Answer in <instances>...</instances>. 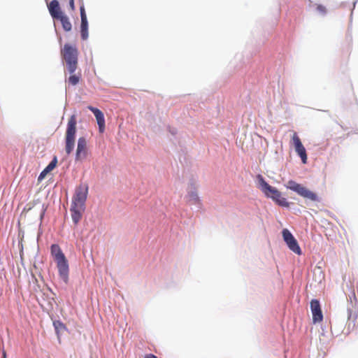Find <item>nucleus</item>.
Wrapping results in <instances>:
<instances>
[{"label":"nucleus","mask_w":358,"mask_h":358,"mask_svg":"<svg viewBox=\"0 0 358 358\" xmlns=\"http://www.w3.org/2000/svg\"><path fill=\"white\" fill-rule=\"evenodd\" d=\"M88 155L87 141L85 137H80L78 140L76 152V160L83 161Z\"/></svg>","instance_id":"obj_9"},{"label":"nucleus","mask_w":358,"mask_h":358,"mask_svg":"<svg viewBox=\"0 0 358 358\" xmlns=\"http://www.w3.org/2000/svg\"><path fill=\"white\" fill-rule=\"evenodd\" d=\"M71 75L69 76V78H68L67 80V83L69 85H76L79 82H80V73H78V75L77 74H74L73 73H71Z\"/></svg>","instance_id":"obj_16"},{"label":"nucleus","mask_w":358,"mask_h":358,"mask_svg":"<svg viewBox=\"0 0 358 358\" xmlns=\"http://www.w3.org/2000/svg\"><path fill=\"white\" fill-rule=\"evenodd\" d=\"M61 54L66 62L69 73H75L78 68V49L75 46L66 43L61 50Z\"/></svg>","instance_id":"obj_3"},{"label":"nucleus","mask_w":358,"mask_h":358,"mask_svg":"<svg viewBox=\"0 0 358 358\" xmlns=\"http://www.w3.org/2000/svg\"><path fill=\"white\" fill-rule=\"evenodd\" d=\"M71 10L73 11L75 10L74 0H69Z\"/></svg>","instance_id":"obj_22"},{"label":"nucleus","mask_w":358,"mask_h":358,"mask_svg":"<svg viewBox=\"0 0 358 358\" xmlns=\"http://www.w3.org/2000/svg\"><path fill=\"white\" fill-rule=\"evenodd\" d=\"M144 358H157V357L153 354H148L146 355Z\"/></svg>","instance_id":"obj_23"},{"label":"nucleus","mask_w":358,"mask_h":358,"mask_svg":"<svg viewBox=\"0 0 358 358\" xmlns=\"http://www.w3.org/2000/svg\"><path fill=\"white\" fill-rule=\"evenodd\" d=\"M171 133H172L173 134H176V130H174V131H171Z\"/></svg>","instance_id":"obj_27"},{"label":"nucleus","mask_w":358,"mask_h":358,"mask_svg":"<svg viewBox=\"0 0 358 358\" xmlns=\"http://www.w3.org/2000/svg\"><path fill=\"white\" fill-rule=\"evenodd\" d=\"M80 18L81 21L83 20H87V15L85 13V7L83 3H82L80 7Z\"/></svg>","instance_id":"obj_20"},{"label":"nucleus","mask_w":358,"mask_h":358,"mask_svg":"<svg viewBox=\"0 0 358 358\" xmlns=\"http://www.w3.org/2000/svg\"><path fill=\"white\" fill-rule=\"evenodd\" d=\"M285 187L287 189H289L296 192L299 195L303 198L308 199L312 201H319L318 196L315 192H311L306 187L302 186L294 180H289L285 185Z\"/></svg>","instance_id":"obj_5"},{"label":"nucleus","mask_w":358,"mask_h":358,"mask_svg":"<svg viewBox=\"0 0 358 358\" xmlns=\"http://www.w3.org/2000/svg\"><path fill=\"white\" fill-rule=\"evenodd\" d=\"M2 358H6V352L5 350L2 352Z\"/></svg>","instance_id":"obj_26"},{"label":"nucleus","mask_w":358,"mask_h":358,"mask_svg":"<svg viewBox=\"0 0 358 358\" xmlns=\"http://www.w3.org/2000/svg\"><path fill=\"white\" fill-rule=\"evenodd\" d=\"M310 309L313 314V322L314 323L320 322L323 320L320 304L318 300L313 299L310 301Z\"/></svg>","instance_id":"obj_10"},{"label":"nucleus","mask_w":358,"mask_h":358,"mask_svg":"<svg viewBox=\"0 0 358 358\" xmlns=\"http://www.w3.org/2000/svg\"><path fill=\"white\" fill-rule=\"evenodd\" d=\"M85 210V207L71 204L70 212L71 218L75 224H77L82 218L83 213Z\"/></svg>","instance_id":"obj_12"},{"label":"nucleus","mask_w":358,"mask_h":358,"mask_svg":"<svg viewBox=\"0 0 358 358\" xmlns=\"http://www.w3.org/2000/svg\"><path fill=\"white\" fill-rule=\"evenodd\" d=\"M348 319H350L352 316V310H350V309L348 310Z\"/></svg>","instance_id":"obj_25"},{"label":"nucleus","mask_w":358,"mask_h":358,"mask_svg":"<svg viewBox=\"0 0 358 358\" xmlns=\"http://www.w3.org/2000/svg\"><path fill=\"white\" fill-rule=\"evenodd\" d=\"M87 108L94 113L99 125V132L103 133L105 131V118L103 113L99 109L92 106H88Z\"/></svg>","instance_id":"obj_11"},{"label":"nucleus","mask_w":358,"mask_h":358,"mask_svg":"<svg viewBox=\"0 0 358 358\" xmlns=\"http://www.w3.org/2000/svg\"><path fill=\"white\" fill-rule=\"evenodd\" d=\"M88 194V186L86 184H80L76 189L72 199V204L85 207V201Z\"/></svg>","instance_id":"obj_6"},{"label":"nucleus","mask_w":358,"mask_h":358,"mask_svg":"<svg viewBox=\"0 0 358 358\" xmlns=\"http://www.w3.org/2000/svg\"><path fill=\"white\" fill-rule=\"evenodd\" d=\"M77 119L75 115H72L67 123L65 132V151L69 155L73 150L76 143Z\"/></svg>","instance_id":"obj_4"},{"label":"nucleus","mask_w":358,"mask_h":358,"mask_svg":"<svg viewBox=\"0 0 358 358\" xmlns=\"http://www.w3.org/2000/svg\"><path fill=\"white\" fill-rule=\"evenodd\" d=\"M80 34L81 38L83 41H85L88 38V21L83 20L80 23Z\"/></svg>","instance_id":"obj_15"},{"label":"nucleus","mask_w":358,"mask_h":358,"mask_svg":"<svg viewBox=\"0 0 358 358\" xmlns=\"http://www.w3.org/2000/svg\"><path fill=\"white\" fill-rule=\"evenodd\" d=\"M57 20H59L62 25V27L65 31H70L72 29V24L69 20V18L67 15L64 14L60 16Z\"/></svg>","instance_id":"obj_14"},{"label":"nucleus","mask_w":358,"mask_h":358,"mask_svg":"<svg viewBox=\"0 0 358 358\" xmlns=\"http://www.w3.org/2000/svg\"><path fill=\"white\" fill-rule=\"evenodd\" d=\"M53 326L55 329L57 334H59V332L65 331L66 329V327L65 326V324L59 320L54 321Z\"/></svg>","instance_id":"obj_18"},{"label":"nucleus","mask_w":358,"mask_h":358,"mask_svg":"<svg viewBox=\"0 0 358 358\" xmlns=\"http://www.w3.org/2000/svg\"><path fill=\"white\" fill-rule=\"evenodd\" d=\"M57 164V157H55L50 162V163L46 166V168L44 169V171L49 172L53 170Z\"/></svg>","instance_id":"obj_19"},{"label":"nucleus","mask_w":358,"mask_h":358,"mask_svg":"<svg viewBox=\"0 0 358 358\" xmlns=\"http://www.w3.org/2000/svg\"><path fill=\"white\" fill-rule=\"evenodd\" d=\"M292 144L294 146L295 150L299 156L301 157V161L303 164L307 163V154L304 146L303 145L300 138L296 132L293 133L292 140Z\"/></svg>","instance_id":"obj_8"},{"label":"nucleus","mask_w":358,"mask_h":358,"mask_svg":"<svg viewBox=\"0 0 358 358\" xmlns=\"http://www.w3.org/2000/svg\"><path fill=\"white\" fill-rule=\"evenodd\" d=\"M47 172L46 171H44V170L41 173L40 176H39V178H41L44 176V175Z\"/></svg>","instance_id":"obj_24"},{"label":"nucleus","mask_w":358,"mask_h":358,"mask_svg":"<svg viewBox=\"0 0 358 358\" xmlns=\"http://www.w3.org/2000/svg\"><path fill=\"white\" fill-rule=\"evenodd\" d=\"M257 180L260 189L267 197L271 198L280 206L289 207V203L286 199L282 196L281 193L276 188L267 183L262 175L257 176Z\"/></svg>","instance_id":"obj_2"},{"label":"nucleus","mask_w":358,"mask_h":358,"mask_svg":"<svg viewBox=\"0 0 358 358\" xmlns=\"http://www.w3.org/2000/svg\"><path fill=\"white\" fill-rule=\"evenodd\" d=\"M44 296H45V294H43V296H41V299L38 300L41 306L42 307H44V306L52 307V303L55 301L54 298L50 297V298H48L47 299H45Z\"/></svg>","instance_id":"obj_17"},{"label":"nucleus","mask_w":358,"mask_h":358,"mask_svg":"<svg viewBox=\"0 0 358 358\" xmlns=\"http://www.w3.org/2000/svg\"><path fill=\"white\" fill-rule=\"evenodd\" d=\"M50 254L57 264L60 278L66 283L69 280V262L59 245L52 244L50 247Z\"/></svg>","instance_id":"obj_1"},{"label":"nucleus","mask_w":358,"mask_h":358,"mask_svg":"<svg viewBox=\"0 0 358 358\" xmlns=\"http://www.w3.org/2000/svg\"><path fill=\"white\" fill-rule=\"evenodd\" d=\"M48 8L50 15L54 19H58L64 13L62 11L61 8L57 0H52L48 5Z\"/></svg>","instance_id":"obj_13"},{"label":"nucleus","mask_w":358,"mask_h":358,"mask_svg":"<svg viewBox=\"0 0 358 358\" xmlns=\"http://www.w3.org/2000/svg\"><path fill=\"white\" fill-rule=\"evenodd\" d=\"M316 10L321 14L324 15L327 13V8L324 6L322 4L316 5Z\"/></svg>","instance_id":"obj_21"},{"label":"nucleus","mask_w":358,"mask_h":358,"mask_svg":"<svg viewBox=\"0 0 358 358\" xmlns=\"http://www.w3.org/2000/svg\"><path fill=\"white\" fill-rule=\"evenodd\" d=\"M282 236L283 239L287 243L288 248L294 253L297 255L301 254V248L294 237V236L291 234V232L287 229H285L282 230Z\"/></svg>","instance_id":"obj_7"}]
</instances>
